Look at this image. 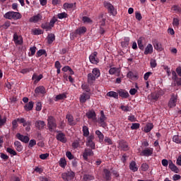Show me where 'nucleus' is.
<instances>
[{
  "instance_id": "f257e3e1",
  "label": "nucleus",
  "mask_w": 181,
  "mask_h": 181,
  "mask_svg": "<svg viewBox=\"0 0 181 181\" xmlns=\"http://www.w3.org/2000/svg\"><path fill=\"white\" fill-rule=\"evenodd\" d=\"M4 18L5 19L18 21V19H22V14L19 12L8 11L4 15Z\"/></svg>"
},
{
  "instance_id": "f03ea898",
  "label": "nucleus",
  "mask_w": 181,
  "mask_h": 181,
  "mask_svg": "<svg viewBox=\"0 0 181 181\" xmlns=\"http://www.w3.org/2000/svg\"><path fill=\"white\" fill-rule=\"evenodd\" d=\"M47 127L50 132L56 131V128H57V122H56V119L53 116L48 117Z\"/></svg>"
},
{
  "instance_id": "7ed1b4c3",
  "label": "nucleus",
  "mask_w": 181,
  "mask_h": 181,
  "mask_svg": "<svg viewBox=\"0 0 181 181\" xmlns=\"http://www.w3.org/2000/svg\"><path fill=\"white\" fill-rule=\"evenodd\" d=\"M103 5L106 9H107L108 13H110V15H112V16H115L117 15V9L114 8V6L111 4L109 1H105L103 3Z\"/></svg>"
},
{
  "instance_id": "20e7f679",
  "label": "nucleus",
  "mask_w": 181,
  "mask_h": 181,
  "mask_svg": "<svg viewBox=\"0 0 181 181\" xmlns=\"http://www.w3.org/2000/svg\"><path fill=\"white\" fill-rule=\"evenodd\" d=\"M100 21V35H104L105 33V21L106 18L104 17V15H101L99 17Z\"/></svg>"
},
{
  "instance_id": "39448f33",
  "label": "nucleus",
  "mask_w": 181,
  "mask_h": 181,
  "mask_svg": "<svg viewBox=\"0 0 181 181\" xmlns=\"http://www.w3.org/2000/svg\"><path fill=\"white\" fill-rule=\"evenodd\" d=\"M86 146L91 149H95V143H94V134H90L86 139Z\"/></svg>"
},
{
  "instance_id": "423d86ee",
  "label": "nucleus",
  "mask_w": 181,
  "mask_h": 181,
  "mask_svg": "<svg viewBox=\"0 0 181 181\" xmlns=\"http://www.w3.org/2000/svg\"><path fill=\"white\" fill-rule=\"evenodd\" d=\"M107 117H105V115L104 114V110L100 111V117L98 120V124H100V127L103 128H105L107 127Z\"/></svg>"
},
{
  "instance_id": "0eeeda50",
  "label": "nucleus",
  "mask_w": 181,
  "mask_h": 181,
  "mask_svg": "<svg viewBox=\"0 0 181 181\" xmlns=\"http://www.w3.org/2000/svg\"><path fill=\"white\" fill-rule=\"evenodd\" d=\"M176 103H177V94L173 93L168 101L169 108H175L176 107Z\"/></svg>"
},
{
  "instance_id": "6e6552de",
  "label": "nucleus",
  "mask_w": 181,
  "mask_h": 181,
  "mask_svg": "<svg viewBox=\"0 0 181 181\" xmlns=\"http://www.w3.org/2000/svg\"><path fill=\"white\" fill-rule=\"evenodd\" d=\"M119 146L118 148L120 151H129V146H128V142H127L125 140H119L118 141Z\"/></svg>"
},
{
  "instance_id": "1a4fd4ad",
  "label": "nucleus",
  "mask_w": 181,
  "mask_h": 181,
  "mask_svg": "<svg viewBox=\"0 0 181 181\" xmlns=\"http://www.w3.org/2000/svg\"><path fill=\"white\" fill-rule=\"evenodd\" d=\"M91 98V93H87L86 92H83L82 94H81L79 98V101L81 104H84L88 101Z\"/></svg>"
},
{
  "instance_id": "9d476101",
  "label": "nucleus",
  "mask_w": 181,
  "mask_h": 181,
  "mask_svg": "<svg viewBox=\"0 0 181 181\" xmlns=\"http://www.w3.org/2000/svg\"><path fill=\"white\" fill-rule=\"evenodd\" d=\"M98 54V52H94L92 53L89 57V60L92 64H98L100 63V59L97 57Z\"/></svg>"
},
{
  "instance_id": "9b49d317",
  "label": "nucleus",
  "mask_w": 181,
  "mask_h": 181,
  "mask_svg": "<svg viewBox=\"0 0 181 181\" xmlns=\"http://www.w3.org/2000/svg\"><path fill=\"white\" fill-rule=\"evenodd\" d=\"M82 156L84 160H88V156H94V151L90 148H85Z\"/></svg>"
},
{
  "instance_id": "f8f14e48",
  "label": "nucleus",
  "mask_w": 181,
  "mask_h": 181,
  "mask_svg": "<svg viewBox=\"0 0 181 181\" xmlns=\"http://www.w3.org/2000/svg\"><path fill=\"white\" fill-rule=\"evenodd\" d=\"M163 94H165L163 93V91L162 90H158L157 92H154V93H152L151 95H150V97L151 98V100L153 101H158V100H159V98L160 97H162V95H163Z\"/></svg>"
},
{
  "instance_id": "ddd939ff",
  "label": "nucleus",
  "mask_w": 181,
  "mask_h": 181,
  "mask_svg": "<svg viewBox=\"0 0 181 181\" xmlns=\"http://www.w3.org/2000/svg\"><path fill=\"white\" fill-rule=\"evenodd\" d=\"M153 154V148H146L143 150L141 153L140 156H152Z\"/></svg>"
},
{
  "instance_id": "4468645a",
  "label": "nucleus",
  "mask_w": 181,
  "mask_h": 181,
  "mask_svg": "<svg viewBox=\"0 0 181 181\" xmlns=\"http://www.w3.org/2000/svg\"><path fill=\"white\" fill-rule=\"evenodd\" d=\"M13 42L15 45H23V38L21 35H18V33L13 34Z\"/></svg>"
},
{
  "instance_id": "2eb2a0df",
  "label": "nucleus",
  "mask_w": 181,
  "mask_h": 181,
  "mask_svg": "<svg viewBox=\"0 0 181 181\" xmlns=\"http://www.w3.org/2000/svg\"><path fill=\"white\" fill-rule=\"evenodd\" d=\"M109 74H115L117 77H119L121 74V69L117 67L110 68L109 70Z\"/></svg>"
},
{
  "instance_id": "dca6fc26",
  "label": "nucleus",
  "mask_w": 181,
  "mask_h": 181,
  "mask_svg": "<svg viewBox=\"0 0 181 181\" xmlns=\"http://www.w3.org/2000/svg\"><path fill=\"white\" fill-rule=\"evenodd\" d=\"M43 78V74L37 75V74L35 73L33 74L32 76V80L33 81V84H37L40 80Z\"/></svg>"
},
{
  "instance_id": "f3484780",
  "label": "nucleus",
  "mask_w": 181,
  "mask_h": 181,
  "mask_svg": "<svg viewBox=\"0 0 181 181\" xmlns=\"http://www.w3.org/2000/svg\"><path fill=\"white\" fill-rule=\"evenodd\" d=\"M43 17L42 16V14H37L36 16H33L29 19V22L37 23V22H40L42 21V18Z\"/></svg>"
},
{
  "instance_id": "a211bd4d",
  "label": "nucleus",
  "mask_w": 181,
  "mask_h": 181,
  "mask_svg": "<svg viewBox=\"0 0 181 181\" xmlns=\"http://www.w3.org/2000/svg\"><path fill=\"white\" fill-rule=\"evenodd\" d=\"M16 138H18L19 141H21V142H24V144H28V142H29V136H23L20 133L16 134Z\"/></svg>"
},
{
  "instance_id": "6ab92c4d",
  "label": "nucleus",
  "mask_w": 181,
  "mask_h": 181,
  "mask_svg": "<svg viewBox=\"0 0 181 181\" xmlns=\"http://www.w3.org/2000/svg\"><path fill=\"white\" fill-rule=\"evenodd\" d=\"M56 138L57 141H60V142H62L63 144H66V142H67V139L66 138V135L64 133L59 132L57 135Z\"/></svg>"
},
{
  "instance_id": "aec40b11",
  "label": "nucleus",
  "mask_w": 181,
  "mask_h": 181,
  "mask_svg": "<svg viewBox=\"0 0 181 181\" xmlns=\"http://www.w3.org/2000/svg\"><path fill=\"white\" fill-rule=\"evenodd\" d=\"M103 177L107 181L111 180V171H110L108 169L105 168L103 170Z\"/></svg>"
},
{
  "instance_id": "412c9836",
  "label": "nucleus",
  "mask_w": 181,
  "mask_h": 181,
  "mask_svg": "<svg viewBox=\"0 0 181 181\" xmlns=\"http://www.w3.org/2000/svg\"><path fill=\"white\" fill-rule=\"evenodd\" d=\"M35 94H46V88L43 86H37L35 89Z\"/></svg>"
},
{
  "instance_id": "4be33fe9",
  "label": "nucleus",
  "mask_w": 181,
  "mask_h": 181,
  "mask_svg": "<svg viewBox=\"0 0 181 181\" xmlns=\"http://www.w3.org/2000/svg\"><path fill=\"white\" fill-rule=\"evenodd\" d=\"M35 125L37 128V129H43V128L46 127V123H45V122L42 120H37L35 123Z\"/></svg>"
},
{
  "instance_id": "5701e85b",
  "label": "nucleus",
  "mask_w": 181,
  "mask_h": 181,
  "mask_svg": "<svg viewBox=\"0 0 181 181\" xmlns=\"http://www.w3.org/2000/svg\"><path fill=\"white\" fill-rule=\"evenodd\" d=\"M118 94L119 97H122V98H128V97H129V93H128V91L124 89L119 90Z\"/></svg>"
},
{
  "instance_id": "b1692460",
  "label": "nucleus",
  "mask_w": 181,
  "mask_h": 181,
  "mask_svg": "<svg viewBox=\"0 0 181 181\" xmlns=\"http://www.w3.org/2000/svg\"><path fill=\"white\" fill-rule=\"evenodd\" d=\"M169 168L172 172H175V173H179V168L173 163V161L169 160Z\"/></svg>"
},
{
  "instance_id": "393cba45",
  "label": "nucleus",
  "mask_w": 181,
  "mask_h": 181,
  "mask_svg": "<svg viewBox=\"0 0 181 181\" xmlns=\"http://www.w3.org/2000/svg\"><path fill=\"white\" fill-rule=\"evenodd\" d=\"M14 146L17 152H22L23 151V146H22V144L19 141L14 142Z\"/></svg>"
},
{
  "instance_id": "a878e982",
  "label": "nucleus",
  "mask_w": 181,
  "mask_h": 181,
  "mask_svg": "<svg viewBox=\"0 0 181 181\" xmlns=\"http://www.w3.org/2000/svg\"><path fill=\"white\" fill-rule=\"evenodd\" d=\"M66 118L68 121L69 125H71V126L76 125V122H74V118L73 117V115L68 113L66 116Z\"/></svg>"
},
{
  "instance_id": "bb28decb",
  "label": "nucleus",
  "mask_w": 181,
  "mask_h": 181,
  "mask_svg": "<svg viewBox=\"0 0 181 181\" xmlns=\"http://www.w3.org/2000/svg\"><path fill=\"white\" fill-rule=\"evenodd\" d=\"M153 53V47L151 44H148L144 50V54H152Z\"/></svg>"
},
{
  "instance_id": "cd10ccee",
  "label": "nucleus",
  "mask_w": 181,
  "mask_h": 181,
  "mask_svg": "<svg viewBox=\"0 0 181 181\" xmlns=\"http://www.w3.org/2000/svg\"><path fill=\"white\" fill-rule=\"evenodd\" d=\"M127 78H130V80H138V78H139L138 74H136V73L134 74V72H132V71H129L127 74Z\"/></svg>"
},
{
  "instance_id": "c85d7f7f",
  "label": "nucleus",
  "mask_w": 181,
  "mask_h": 181,
  "mask_svg": "<svg viewBox=\"0 0 181 181\" xmlns=\"http://www.w3.org/2000/svg\"><path fill=\"white\" fill-rule=\"evenodd\" d=\"M129 169L133 172H138V165H136V162L131 161L129 163Z\"/></svg>"
},
{
  "instance_id": "c756f323",
  "label": "nucleus",
  "mask_w": 181,
  "mask_h": 181,
  "mask_svg": "<svg viewBox=\"0 0 181 181\" xmlns=\"http://www.w3.org/2000/svg\"><path fill=\"white\" fill-rule=\"evenodd\" d=\"M94 179H95L94 175H91L89 174H85V175H83V176L82 177V181H91V180H94Z\"/></svg>"
},
{
  "instance_id": "7c9ffc66",
  "label": "nucleus",
  "mask_w": 181,
  "mask_h": 181,
  "mask_svg": "<svg viewBox=\"0 0 181 181\" xmlns=\"http://www.w3.org/2000/svg\"><path fill=\"white\" fill-rule=\"evenodd\" d=\"M87 32V28L84 26L76 30V35H84Z\"/></svg>"
},
{
  "instance_id": "2f4dec72",
  "label": "nucleus",
  "mask_w": 181,
  "mask_h": 181,
  "mask_svg": "<svg viewBox=\"0 0 181 181\" xmlns=\"http://www.w3.org/2000/svg\"><path fill=\"white\" fill-rule=\"evenodd\" d=\"M17 121L20 124H23V127H28V125H30L32 124L31 122H26L25 118H18Z\"/></svg>"
},
{
  "instance_id": "473e14b6",
  "label": "nucleus",
  "mask_w": 181,
  "mask_h": 181,
  "mask_svg": "<svg viewBox=\"0 0 181 181\" xmlns=\"http://www.w3.org/2000/svg\"><path fill=\"white\" fill-rule=\"evenodd\" d=\"M95 80H97V78H95L94 76V75H93V74L90 73L88 74V84H93L94 83V81H95Z\"/></svg>"
},
{
  "instance_id": "72a5a7b5",
  "label": "nucleus",
  "mask_w": 181,
  "mask_h": 181,
  "mask_svg": "<svg viewBox=\"0 0 181 181\" xmlns=\"http://www.w3.org/2000/svg\"><path fill=\"white\" fill-rule=\"evenodd\" d=\"M152 129H153V124L152 123H148L146 127H144V132H146V134H148V132H151V131H152Z\"/></svg>"
},
{
  "instance_id": "f704fd0d",
  "label": "nucleus",
  "mask_w": 181,
  "mask_h": 181,
  "mask_svg": "<svg viewBox=\"0 0 181 181\" xmlns=\"http://www.w3.org/2000/svg\"><path fill=\"white\" fill-rule=\"evenodd\" d=\"M86 117L88 118V119H95L97 115H95V112L94 111H89L86 112Z\"/></svg>"
},
{
  "instance_id": "c9c22d12",
  "label": "nucleus",
  "mask_w": 181,
  "mask_h": 181,
  "mask_svg": "<svg viewBox=\"0 0 181 181\" xmlns=\"http://www.w3.org/2000/svg\"><path fill=\"white\" fill-rule=\"evenodd\" d=\"M34 103L32 101H30L28 103L25 104L24 108L25 111H32L33 110Z\"/></svg>"
},
{
  "instance_id": "e433bc0d",
  "label": "nucleus",
  "mask_w": 181,
  "mask_h": 181,
  "mask_svg": "<svg viewBox=\"0 0 181 181\" xmlns=\"http://www.w3.org/2000/svg\"><path fill=\"white\" fill-rule=\"evenodd\" d=\"M74 6H76V3H74V4L65 3L63 5L64 9H65V11H67V9H73V8H74Z\"/></svg>"
},
{
  "instance_id": "4c0bfd02",
  "label": "nucleus",
  "mask_w": 181,
  "mask_h": 181,
  "mask_svg": "<svg viewBox=\"0 0 181 181\" xmlns=\"http://www.w3.org/2000/svg\"><path fill=\"white\" fill-rule=\"evenodd\" d=\"M91 74H93V76H95L96 78H98V77H100L101 73L100 72L99 69L94 68L92 71Z\"/></svg>"
},
{
  "instance_id": "58836bf2",
  "label": "nucleus",
  "mask_w": 181,
  "mask_h": 181,
  "mask_svg": "<svg viewBox=\"0 0 181 181\" xmlns=\"http://www.w3.org/2000/svg\"><path fill=\"white\" fill-rule=\"evenodd\" d=\"M106 95L107 97H110L112 98H116L117 100L118 98V93L114 92V91H110L108 92Z\"/></svg>"
},
{
  "instance_id": "ea45409f",
  "label": "nucleus",
  "mask_w": 181,
  "mask_h": 181,
  "mask_svg": "<svg viewBox=\"0 0 181 181\" xmlns=\"http://www.w3.org/2000/svg\"><path fill=\"white\" fill-rule=\"evenodd\" d=\"M121 45L122 47H128L129 45V37H124V40L121 42Z\"/></svg>"
},
{
  "instance_id": "a19ab883",
  "label": "nucleus",
  "mask_w": 181,
  "mask_h": 181,
  "mask_svg": "<svg viewBox=\"0 0 181 181\" xmlns=\"http://www.w3.org/2000/svg\"><path fill=\"white\" fill-rule=\"evenodd\" d=\"M95 134L97 135L98 138H99V142H103L104 141V134H103L100 130H96Z\"/></svg>"
},
{
  "instance_id": "79ce46f5",
  "label": "nucleus",
  "mask_w": 181,
  "mask_h": 181,
  "mask_svg": "<svg viewBox=\"0 0 181 181\" xmlns=\"http://www.w3.org/2000/svg\"><path fill=\"white\" fill-rule=\"evenodd\" d=\"M55 36L54 34H49L47 36V42L49 43V45H52V43H53V42H54L55 40Z\"/></svg>"
},
{
  "instance_id": "37998d69",
  "label": "nucleus",
  "mask_w": 181,
  "mask_h": 181,
  "mask_svg": "<svg viewBox=\"0 0 181 181\" xmlns=\"http://www.w3.org/2000/svg\"><path fill=\"white\" fill-rule=\"evenodd\" d=\"M64 98H67V94L65 93L59 94L55 97V101H59V100H64Z\"/></svg>"
},
{
  "instance_id": "c03bdc74",
  "label": "nucleus",
  "mask_w": 181,
  "mask_h": 181,
  "mask_svg": "<svg viewBox=\"0 0 181 181\" xmlns=\"http://www.w3.org/2000/svg\"><path fill=\"white\" fill-rule=\"evenodd\" d=\"M81 88L83 90V91H86L85 93H91V89L90 88V86L87 84H82L81 85Z\"/></svg>"
},
{
  "instance_id": "a18cd8bd",
  "label": "nucleus",
  "mask_w": 181,
  "mask_h": 181,
  "mask_svg": "<svg viewBox=\"0 0 181 181\" xmlns=\"http://www.w3.org/2000/svg\"><path fill=\"white\" fill-rule=\"evenodd\" d=\"M153 46L156 50H158L159 52H162L163 50V47H162V44H160V42H156Z\"/></svg>"
},
{
  "instance_id": "49530a36",
  "label": "nucleus",
  "mask_w": 181,
  "mask_h": 181,
  "mask_svg": "<svg viewBox=\"0 0 181 181\" xmlns=\"http://www.w3.org/2000/svg\"><path fill=\"white\" fill-rule=\"evenodd\" d=\"M58 19H66V18H69V14L66 12L60 13L57 14Z\"/></svg>"
},
{
  "instance_id": "de8ad7c7",
  "label": "nucleus",
  "mask_w": 181,
  "mask_h": 181,
  "mask_svg": "<svg viewBox=\"0 0 181 181\" xmlns=\"http://www.w3.org/2000/svg\"><path fill=\"white\" fill-rule=\"evenodd\" d=\"M67 165V161H66V158H62L59 160V166H61V168H66Z\"/></svg>"
},
{
  "instance_id": "09e8293b",
  "label": "nucleus",
  "mask_w": 181,
  "mask_h": 181,
  "mask_svg": "<svg viewBox=\"0 0 181 181\" xmlns=\"http://www.w3.org/2000/svg\"><path fill=\"white\" fill-rule=\"evenodd\" d=\"M78 146H80V139L74 140V141L72 143V148L74 149H77Z\"/></svg>"
},
{
  "instance_id": "8fccbe9b",
  "label": "nucleus",
  "mask_w": 181,
  "mask_h": 181,
  "mask_svg": "<svg viewBox=\"0 0 181 181\" xmlns=\"http://www.w3.org/2000/svg\"><path fill=\"white\" fill-rule=\"evenodd\" d=\"M173 141L175 144H181V136L179 135H175L173 137Z\"/></svg>"
},
{
  "instance_id": "3c124183",
  "label": "nucleus",
  "mask_w": 181,
  "mask_h": 181,
  "mask_svg": "<svg viewBox=\"0 0 181 181\" xmlns=\"http://www.w3.org/2000/svg\"><path fill=\"white\" fill-rule=\"evenodd\" d=\"M143 41H144L143 37H139V40H137V44L140 50H144V44H142Z\"/></svg>"
},
{
  "instance_id": "603ef678",
  "label": "nucleus",
  "mask_w": 181,
  "mask_h": 181,
  "mask_svg": "<svg viewBox=\"0 0 181 181\" xmlns=\"http://www.w3.org/2000/svg\"><path fill=\"white\" fill-rule=\"evenodd\" d=\"M83 136H87L90 135V132L88 131V127L87 126L83 127Z\"/></svg>"
},
{
  "instance_id": "864d4df0",
  "label": "nucleus",
  "mask_w": 181,
  "mask_h": 181,
  "mask_svg": "<svg viewBox=\"0 0 181 181\" xmlns=\"http://www.w3.org/2000/svg\"><path fill=\"white\" fill-rule=\"evenodd\" d=\"M41 28L42 29H46L47 30H50V29H52V27L49 23H42Z\"/></svg>"
},
{
  "instance_id": "5fc2aeb1",
  "label": "nucleus",
  "mask_w": 181,
  "mask_h": 181,
  "mask_svg": "<svg viewBox=\"0 0 181 181\" xmlns=\"http://www.w3.org/2000/svg\"><path fill=\"white\" fill-rule=\"evenodd\" d=\"M140 169L142 170V172H146V170L149 169V165L146 163H143L141 164Z\"/></svg>"
},
{
  "instance_id": "6e6d98bb",
  "label": "nucleus",
  "mask_w": 181,
  "mask_h": 181,
  "mask_svg": "<svg viewBox=\"0 0 181 181\" xmlns=\"http://www.w3.org/2000/svg\"><path fill=\"white\" fill-rule=\"evenodd\" d=\"M172 11H173L175 13H180L181 8L179 6H173L172 7Z\"/></svg>"
},
{
  "instance_id": "4d7b16f0",
  "label": "nucleus",
  "mask_w": 181,
  "mask_h": 181,
  "mask_svg": "<svg viewBox=\"0 0 181 181\" xmlns=\"http://www.w3.org/2000/svg\"><path fill=\"white\" fill-rule=\"evenodd\" d=\"M43 54H46V50L45 49H40L36 53V57H40V56H43Z\"/></svg>"
},
{
  "instance_id": "13d9d810",
  "label": "nucleus",
  "mask_w": 181,
  "mask_h": 181,
  "mask_svg": "<svg viewBox=\"0 0 181 181\" xmlns=\"http://www.w3.org/2000/svg\"><path fill=\"white\" fill-rule=\"evenodd\" d=\"M66 174L68 175V179L69 180H73L76 176V174L73 171L68 172Z\"/></svg>"
},
{
  "instance_id": "bf43d9fd",
  "label": "nucleus",
  "mask_w": 181,
  "mask_h": 181,
  "mask_svg": "<svg viewBox=\"0 0 181 181\" xmlns=\"http://www.w3.org/2000/svg\"><path fill=\"white\" fill-rule=\"evenodd\" d=\"M6 152L10 153V155H13V156H16L18 155V153L16 152V151L11 148H7Z\"/></svg>"
},
{
  "instance_id": "052dcab7",
  "label": "nucleus",
  "mask_w": 181,
  "mask_h": 181,
  "mask_svg": "<svg viewBox=\"0 0 181 181\" xmlns=\"http://www.w3.org/2000/svg\"><path fill=\"white\" fill-rule=\"evenodd\" d=\"M56 22H57V18L54 16L52 17L49 23V26H51V28H53L54 26V23H56Z\"/></svg>"
},
{
  "instance_id": "680f3d73",
  "label": "nucleus",
  "mask_w": 181,
  "mask_h": 181,
  "mask_svg": "<svg viewBox=\"0 0 181 181\" xmlns=\"http://www.w3.org/2000/svg\"><path fill=\"white\" fill-rule=\"evenodd\" d=\"M150 66L151 69H155V67L158 66V64L156 63V59H151L150 61Z\"/></svg>"
},
{
  "instance_id": "e2e57ef3",
  "label": "nucleus",
  "mask_w": 181,
  "mask_h": 181,
  "mask_svg": "<svg viewBox=\"0 0 181 181\" xmlns=\"http://www.w3.org/2000/svg\"><path fill=\"white\" fill-rule=\"evenodd\" d=\"M174 80V86H177V87L181 86V78H175Z\"/></svg>"
},
{
  "instance_id": "0e129e2a",
  "label": "nucleus",
  "mask_w": 181,
  "mask_h": 181,
  "mask_svg": "<svg viewBox=\"0 0 181 181\" xmlns=\"http://www.w3.org/2000/svg\"><path fill=\"white\" fill-rule=\"evenodd\" d=\"M105 143L107 144V145H112V139H110L108 136H105Z\"/></svg>"
},
{
  "instance_id": "69168bd1",
  "label": "nucleus",
  "mask_w": 181,
  "mask_h": 181,
  "mask_svg": "<svg viewBox=\"0 0 181 181\" xmlns=\"http://www.w3.org/2000/svg\"><path fill=\"white\" fill-rule=\"evenodd\" d=\"M36 145V140L31 139L29 142L28 148H32Z\"/></svg>"
},
{
  "instance_id": "338daca9",
  "label": "nucleus",
  "mask_w": 181,
  "mask_h": 181,
  "mask_svg": "<svg viewBox=\"0 0 181 181\" xmlns=\"http://www.w3.org/2000/svg\"><path fill=\"white\" fill-rule=\"evenodd\" d=\"M141 127V124L139 123H132L131 126V129H138Z\"/></svg>"
},
{
  "instance_id": "774afa93",
  "label": "nucleus",
  "mask_w": 181,
  "mask_h": 181,
  "mask_svg": "<svg viewBox=\"0 0 181 181\" xmlns=\"http://www.w3.org/2000/svg\"><path fill=\"white\" fill-rule=\"evenodd\" d=\"M173 25L174 28H177V26H179V18H173Z\"/></svg>"
}]
</instances>
